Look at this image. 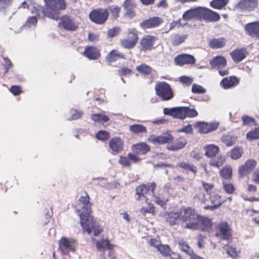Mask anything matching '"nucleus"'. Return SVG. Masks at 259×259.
Returning a JSON list of instances; mask_svg holds the SVG:
<instances>
[{"label":"nucleus","mask_w":259,"mask_h":259,"mask_svg":"<svg viewBox=\"0 0 259 259\" xmlns=\"http://www.w3.org/2000/svg\"><path fill=\"white\" fill-rule=\"evenodd\" d=\"M181 221L183 228L193 230L208 231L212 227L210 219L199 215L190 207L181 208Z\"/></svg>","instance_id":"f257e3e1"},{"label":"nucleus","mask_w":259,"mask_h":259,"mask_svg":"<svg viewBox=\"0 0 259 259\" xmlns=\"http://www.w3.org/2000/svg\"><path fill=\"white\" fill-rule=\"evenodd\" d=\"M92 205L77 204L76 211L79 213L80 224L84 231L91 234L93 231L94 236H97L102 232L98 223H96L93 217L91 215Z\"/></svg>","instance_id":"f03ea898"},{"label":"nucleus","mask_w":259,"mask_h":259,"mask_svg":"<svg viewBox=\"0 0 259 259\" xmlns=\"http://www.w3.org/2000/svg\"><path fill=\"white\" fill-rule=\"evenodd\" d=\"M45 8L39 5L37 7V16L43 18L46 16L50 19L58 20L61 11L65 9L66 4L65 0H44Z\"/></svg>","instance_id":"7ed1b4c3"},{"label":"nucleus","mask_w":259,"mask_h":259,"mask_svg":"<svg viewBox=\"0 0 259 259\" xmlns=\"http://www.w3.org/2000/svg\"><path fill=\"white\" fill-rule=\"evenodd\" d=\"M163 114L172 116L175 119L182 120L187 117L193 118L198 115V113L194 108H191L187 106L165 108L163 109Z\"/></svg>","instance_id":"20e7f679"},{"label":"nucleus","mask_w":259,"mask_h":259,"mask_svg":"<svg viewBox=\"0 0 259 259\" xmlns=\"http://www.w3.org/2000/svg\"><path fill=\"white\" fill-rule=\"evenodd\" d=\"M156 95L163 101L171 100L174 97V94L171 86L166 82L161 81L155 86Z\"/></svg>","instance_id":"39448f33"},{"label":"nucleus","mask_w":259,"mask_h":259,"mask_svg":"<svg viewBox=\"0 0 259 259\" xmlns=\"http://www.w3.org/2000/svg\"><path fill=\"white\" fill-rule=\"evenodd\" d=\"M108 16V10L107 9L98 8L91 11L89 17L93 22L101 25L105 23Z\"/></svg>","instance_id":"423d86ee"},{"label":"nucleus","mask_w":259,"mask_h":259,"mask_svg":"<svg viewBox=\"0 0 259 259\" xmlns=\"http://www.w3.org/2000/svg\"><path fill=\"white\" fill-rule=\"evenodd\" d=\"M155 187L156 184L154 182H152L149 185L142 184L138 186L136 189V194L137 195L136 198V200H140L143 197L146 201H147L148 198L146 195L154 196Z\"/></svg>","instance_id":"0eeeda50"},{"label":"nucleus","mask_w":259,"mask_h":259,"mask_svg":"<svg viewBox=\"0 0 259 259\" xmlns=\"http://www.w3.org/2000/svg\"><path fill=\"white\" fill-rule=\"evenodd\" d=\"M76 245V241L74 239L63 237L59 241V248L63 254L66 255L70 252H75Z\"/></svg>","instance_id":"6e6552de"},{"label":"nucleus","mask_w":259,"mask_h":259,"mask_svg":"<svg viewBox=\"0 0 259 259\" xmlns=\"http://www.w3.org/2000/svg\"><path fill=\"white\" fill-rule=\"evenodd\" d=\"M78 25L79 23L73 17L67 15L61 17L58 23L59 27L69 31H76L78 28Z\"/></svg>","instance_id":"1a4fd4ad"},{"label":"nucleus","mask_w":259,"mask_h":259,"mask_svg":"<svg viewBox=\"0 0 259 259\" xmlns=\"http://www.w3.org/2000/svg\"><path fill=\"white\" fill-rule=\"evenodd\" d=\"M202 19L206 22H217L220 19V16L209 9L201 7L200 20Z\"/></svg>","instance_id":"9d476101"},{"label":"nucleus","mask_w":259,"mask_h":259,"mask_svg":"<svg viewBox=\"0 0 259 259\" xmlns=\"http://www.w3.org/2000/svg\"><path fill=\"white\" fill-rule=\"evenodd\" d=\"M219 125L218 122L207 123L198 121L195 123V127L198 128V132L202 134H207L218 128Z\"/></svg>","instance_id":"9b49d317"},{"label":"nucleus","mask_w":259,"mask_h":259,"mask_svg":"<svg viewBox=\"0 0 259 259\" xmlns=\"http://www.w3.org/2000/svg\"><path fill=\"white\" fill-rule=\"evenodd\" d=\"M157 38L155 36L147 35L143 36L140 40V50L142 52H146L154 48V45Z\"/></svg>","instance_id":"f8f14e48"},{"label":"nucleus","mask_w":259,"mask_h":259,"mask_svg":"<svg viewBox=\"0 0 259 259\" xmlns=\"http://www.w3.org/2000/svg\"><path fill=\"white\" fill-rule=\"evenodd\" d=\"M219 233H217V236H220L223 240H231L232 239L231 229L226 222H221L218 225Z\"/></svg>","instance_id":"ddd939ff"},{"label":"nucleus","mask_w":259,"mask_h":259,"mask_svg":"<svg viewBox=\"0 0 259 259\" xmlns=\"http://www.w3.org/2000/svg\"><path fill=\"white\" fill-rule=\"evenodd\" d=\"M162 22L160 17H153L143 21L140 26L143 29L153 28L158 27Z\"/></svg>","instance_id":"4468645a"},{"label":"nucleus","mask_w":259,"mask_h":259,"mask_svg":"<svg viewBox=\"0 0 259 259\" xmlns=\"http://www.w3.org/2000/svg\"><path fill=\"white\" fill-rule=\"evenodd\" d=\"M175 62L176 64L182 66L185 64H194L196 62V59L193 55L182 54L175 57Z\"/></svg>","instance_id":"2eb2a0df"},{"label":"nucleus","mask_w":259,"mask_h":259,"mask_svg":"<svg viewBox=\"0 0 259 259\" xmlns=\"http://www.w3.org/2000/svg\"><path fill=\"white\" fill-rule=\"evenodd\" d=\"M109 146L112 151V154L116 155L122 151L123 149V141L119 137H114L110 140Z\"/></svg>","instance_id":"dca6fc26"},{"label":"nucleus","mask_w":259,"mask_h":259,"mask_svg":"<svg viewBox=\"0 0 259 259\" xmlns=\"http://www.w3.org/2000/svg\"><path fill=\"white\" fill-rule=\"evenodd\" d=\"M201 7L190 9L185 12L182 16V19L188 21L192 19L200 20Z\"/></svg>","instance_id":"f3484780"},{"label":"nucleus","mask_w":259,"mask_h":259,"mask_svg":"<svg viewBox=\"0 0 259 259\" xmlns=\"http://www.w3.org/2000/svg\"><path fill=\"white\" fill-rule=\"evenodd\" d=\"M239 83V79L236 76H230L224 78L220 82V85L225 90L234 88Z\"/></svg>","instance_id":"a211bd4d"},{"label":"nucleus","mask_w":259,"mask_h":259,"mask_svg":"<svg viewBox=\"0 0 259 259\" xmlns=\"http://www.w3.org/2000/svg\"><path fill=\"white\" fill-rule=\"evenodd\" d=\"M245 29L246 33L252 37L259 38V21L246 24Z\"/></svg>","instance_id":"6ab92c4d"},{"label":"nucleus","mask_w":259,"mask_h":259,"mask_svg":"<svg viewBox=\"0 0 259 259\" xmlns=\"http://www.w3.org/2000/svg\"><path fill=\"white\" fill-rule=\"evenodd\" d=\"M173 137L168 133H164L160 136H151L149 138L150 141L153 144H162L169 143L173 141Z\"/></svg>","instance_id":"aec40b11"},{"label":"nucleus","mask_w":259,"mask_h":259,"mask_svg":"<svg viewBox=\"0 0 259 259\" xmlns=\"http://www.w3.org/2000/svg\"><path fill=\"white\" fill-rule=\"evenodd\" d=\"M257 6L256 0H240L236 7L241 10L251 11L254 10Z\"/></svg>","instance_id":"412c9836"},{"label":"nucleus","mask_w":259,"mask_h":259,"mask_svg":"<svg viewBox=\"0 0 259 259\" xmlns=\"http://www.w3.org/2000/svg\"><path fill=\"white\" fill-rule=\"evenodd\" d=\"M163 218L170 226L175 225L178 219L181 220V209L179 212H165L163 214Z\"/></svg>","instance_id":"4be33fe9"},{"label":"nucleus","mask_w":259,"mask_h":259,"mask_svg":"<svg viewBox=\"0 0 259 259\" xmlns=\"http://www.w3.org/2000/svg\"><path fill=\"white\" fill-rule=\"evenodd\" d=\"M210 65L212 69H220L226 66L227 60L223 56H217L210 61Z\"/></svg>","instance_id":"5701e85b"},{"label":"nucleus","mask_w":259,"mask_h":259,"mask_svg":"<svg viewBox=\"0 0 259 259\" xmlns=\"http://www.w3.org/2000/svg\"><path fill=\"white\" fill-rule=\"evenodd\" d=\"M247 52L245 48L236 49L230 53L232 60L235 63H238L246 58Z\"/></svg>","instance_id":"b1692460"},{"label":"nucleus","mask_w":259,"mask_h":259,"mask_svg":"<svg viewBox=\"0 0 259 259\" xmlns=\"http://www.w3.org/2000/svg\"><path fill=\"white\" fill-rule=\"evenodd\" d=\"M84 55L90 60H97L100 57L99 50L94 47H87L84 51Z\"/></svg>","instance_id":"393cba45"},{"label":"nucleus","mask_w":259,"mask_h":259,"mask_svg":"<svg viewBox=\"0 0 259 259\" xmlns=\"http://www.w3.org/2000/svg\"><path fill=\"white\" fill-rule=\"evenodd\" d=\"M133 151L138 155H145L150 151L149 146L145 143H140L132 146Z\"/></svg>","instance_id":"a878e982"},{"label":"nucleus","mask_w":259,"mask_h":259,"mask_svg":"<svg viewBox=\"0 0 259 259\" xmlns=\"http://www.w3.org/2000/svg\"><path fill=\"white\" fill-rule=\"evenodd\" d=\"M123 6L125 10V15L131 18H133L135 16L134 9L136 7V4L134 0H125Z\"/></svg>","instance_id":"bb28decb"},{"label":"nucleus","mask_w":259,"mask_h":259,"mask_svg":"<svg viewBox=\"0 0 259 259\" xmlns=\"http://www.w3.org/2000/svg\"><path fill=\"white\" fill-rule=\"evenodd\" d=\"M227 41L223 37L213 38L209 40V46L210 48L217 49L223 48L226 44Z\"/></svg>","instance_id":"cd10ccee"},{"label":"nucleus","mask_w":259,"mask_h":259,"mask_svg":"<svg viewBox=\"0 0 259 259\" xmlns=\"http://www.w3.org/2000/svg\"><path fill=\"white\" fill-rule=\"evenodd\" d=\"M187 140L182 137L176 140L175 143L168 147V149L172 151H178L183 149L187 144Z\"/></svg>","instance_id":"c85d7f7f"},{"label":"nucleus","mask_w":259,"mask_h":259,"mask_svg":"<svg viewBox=\"0 0 259 259\" xmlns=\"http://www.w3.org/2000/svg\"><path fill=\"white\" fill-rule=\"evenodd\" d=\"M124 55L117 50H113L106 57V61L109 63L114 62L120 59H124Z\"/></svg>","instance_id":"c756f323"},{"label":"nucleus","mask_w":259,"mask_h":259,"mask_svg":"<svg viewBox=\"0 0 259 259\" xmlns=\"http://www.w3.org/2000/svg\"><path fill=\"white\" fill-rule=\"evenodd\" d=\"M130 132L136 135H139L147 132V128L142 124H134L129 126Z\"/></svg>","instance_id":"7c9ffc66"},{"label":"nucleus","mask_w":259,"mask_h":259,"mask_svg":"<svg viewBox=\"0 0 259 259\" xmlns=\"http://www.w3.org/2000/svg\"><path fill=\"white\" fill-rule=\"evenodd\" d=\"M37 7H39V5L35 4L31 0H27L23 2L21 4V5L19 7V8H20L21 7H23L24 8H27V9L30 10L32 14H35L37 16V11H36Z\"/></svg>","instance_id":"2f4dec72"},{"label":"nucleus","mask_w":259,"mask_h":259,"mask_svg":"<svg viewBox=\"0 0 259 259\" xmlns=\"http://www.w3.org/2000/svg\"><path fill=\"white\" fill-rule=\"evenodd\" d=\"M205 155L208 157H213L218 153L219 148L214 145H208L204 147Z\"/></svg>","instance_id":"473e14b6"},{"label":"nucleus","mask_w":259,"mask_h":259,"mask_svg":"<svg viewBox=\"0 0 259 259\" xmlns=\"http://www.w3.org/2000/svg\"><path fill=\"white\" fill-rule=\"evenodd\" d=\"M96 246L98 250L104 251L105 249L113 248L114 245L110 244L108 239H102L96 242Z\"/></svg>","instance_id":"72a5a7b5"},{"label":"nucleus","mask_w":259,"mask_h":259,"mask_svg":"<svg viewBox=\"0 0 259 259\" xmlns=\"http://www.w3.org/2000/svg\"><path fill=\"white\" fill-rule=\"evenodd\" d=\"M177 166L183 168L184 170L192 172L195 175L197 172V168L192 163H189L185 161H182L178 163Z\"/></svg>","instance_id":"f704fd0d"},{"label":"nucleus","mask_w":259,"mask_h":259,"mask_svg":"<svg viewBox=\"0 0 259 259\" xmlns=\"http://www.w3.org/2000/svg\"><path fill=\"white\" fill-rule=\"evenodd\" d=\"M229 0H212L210 2V6L215 9L221 10L226 7Z\"/></svg>","instance_id":"c9c22d12"},{"label":"nucleus","mask_w":259,"mask_h":259,"mask_svg":"<svg viewBox=\"0 0 259 259\" xmlns=\"http://www.w3.org/2000/svg\"><path fill=\"white\" fill-rule=\"evenodd\" d=\"M91 118L94 121L100 123H104L109 120V118L107 115L101 113L93 114Z\"/></svg>","instance_id":"e433bc0d"},{"label":"nucleus","mask_w":259,"mask_h":259,"mask_svg":"<svg viewBox=\"0 0 259 259\" xmlns=\"http://www.w3.org/2000/svg\"><path fill=\"white\" fill-rule=\"evenodd\" d=\"M225 161V158L222 156H218L217 157L212 158L209 162V164L211 166L220 167L222 166Z\"/></svg>","instance_id":"4c0bfd02"},{"label":"nucleus","mask_w":259,"mask_h":259,"mask_svg":"<svg viewBox=\"0 0 259 259\" xmlns=\"http://www.w3.org/2000/svg\"><path fill=\"white\" fill-rule=\"evenodd\" d=\"M127 38L135 41L136 43H137L139 39V37L138 35V31L135 28H128L127 30Z\"/></svg>","instance_id":"58836bf2"},{"label":"nucleus","mask_w":259,"mask_h":259,"mask_svg":"<svg viewBox=\"0 0 259 259\" xmlns=\"http://www.w3.org/2000/svg\"><path fill=\"white\" fill-rule=\"evenodd\" d=\"M120 45L125 49H131L134 48L137 43L128 38L122 39L120 41Z\"/></svg>","instance_id":"ea45409f"},{"label":"nucleus","mask_w":259,"mask_h":259,"mask_svg":"<svg viewBox=\"0 0 259 259\" xmlns=\"http://www.w3.org/2000/svg\"><path fill=\"white\" fill-rule=\"evenodd\" d=\"M136 70L141 74L149 75L151 72L152 69L149 66L142 64L136 67Z\"/></svg>","instance_id":"a19ab883"},{"label":"nucleus","mask_w":259,"mask_h":259,"mask_svg":"<svg viewBox=\"0 0 259 259\" xmlns=\"http://www.w3.org/2000/svg\"><path fill=\"white\" fill-rule=\"evenodd\" d=\"M221 176L225 179H230L232 175V169L230 166H225L220 171Z\"/></svg>","instance_id":"79ce46f5"},{"label":"nucleus","mask_w":259,"mask_h":259,"mask_svg":"<svg viewBox=\"0 0 259 259\" xmlns=\"http://www.w3.org/2000/svg\"><path fill=\"white\" fill-rule=\"evenodd\" d=\"M243 149L240 147H235L230 152V156L233 159H237L242 155Z\"/></svg>","instance_id":"37998d69"},{"label":"nucleus","mask_w":259,"mask_h":259,"mask_svg":"<svg viewBox=\"0 0 259 259\" xmlns=\"http://www.w3.org/2000/svg\"><path fill=\"white\" fill-rule=\"evenodd\" d=\"M187 38V35H181L179 34L175 35L171 41L173 46H177L183 42Z\"/></svg>","instance_id":"c03bdc74"},{"label":"nucleus","mask_w":259,"mask_h":259,"mask_svg":"<svg viewBox=\"0 0 259 259\" xmlns=\"http://www.w3.org/2000/svg\"><path fill=\"white\" fill-rule=\"evenodd\" d=\"M13 0H0V12L6 14L7 10L11 5Z\"/></svg>","instance_id":"a18cd8bd"},{"label":"nucleus","mask_w":259,"mask_h":259,"mask_svg":"<svg viewBox=\"0 0 259 259\" xmlns=\"http://www.w3.org/2000/svg\"><path fill=\"white\" fill-rule=\"evenodd\" d=\"M246 138L250 141L259 139V127L255 128L253 131L248 132L246 134Z\"/></svg>","instance_id":"49530a36"},{"label":"nucleus","mask_w":259,"mask_h":259,"mask_svg":"<svg viewBox=\"0 0 259 259\" xmlns=\"http://www.w3.org/2000/svg\"><path fill=\"white\" fill-rule=\"evenodd\" d=\"M110 133L106 131H100L96 135V137L99 140L106 141L110 138Z\"/></svg>","instance_id":"de8ad7c7"},{"label":"nucleus","mask_w":259,"mask_h":259,"mask_svg":"<svg viewBox=\"0 0 259 259\" xmlns=\"http://www.w3.org/2000/svg\"><path fill=\"white\" fill-rule=\"evenodd\" d=\"M157 249L163 256H168L170 255V250L168 245L160 244L159 246H157Z\"/></svg>","instance_id":"09e8293b"},{"label":"nucleus","mask_w":259,"mask_h":259,"mask_svg":"<svg viewBox=\"0 0 259 259\" xmlns=\"http://www.w3.org/2000/svg\"><path fill=\"white\" fill-rule=\"evenodd\" d=\"M108 13H111L112 16L114 18H117L119 17V12L120 11V8L118 6H109L108 9Z\"/></svg>","instance_id":"8fccbe9b"},{"label":"nucleus","mask_w":259,"mask_h":259,"mask_svg":"<svg viewBox=\"0 0 259 259\" xmlns=\"http://www.w3.org/2000/svg\"><path fill=\"white\" fill-rule=\"evenodd\" d=\"M195 201L200 202L201 203H206L208 201L207 199L206 198L205 193L200 191L194 197Z\"/></svg>","instance_id":"3c124183"},{"label":"nucleus","mask_w":259,"mask_h":259,"mask_svg":"<svg viewBox=\"0 0 259 259\" xmlns=\"http://www.w3.org/2000/svg\"><path fill=\"white\" fill-rule=\"evenodd\" d=\"M191 91L194 94H204L206 92V89L203 87L195 83L192 85Z\"/></svg>","instance_id":"603ef678"},{"label":"nucleus","mask_w":259,"mask_h":259,"mask_svg":"<svg viewBox=\"0 0 259 259\" xmlns=\"http://www.w3.org/2000/svg\"><path fill=\"white\" fill-rule=\"evenodd\" d=\"M209 199L212 204H218L220 203V206L222 204V202L221 200V197L218 194L214 193L209 194Z\"/></svg>","instance_id":"864d4df0"},{"label":"nucleus","mask_w":259,"mask_h":259,"mask_svg":"<svg viewBox=\"0 0 259 259\" xmlns=\"http://www.w3.org/2000/svg\"><path fill=\"white\" fill-rule=\"evenodd\" d=\"M179 246L181 248V249L184 252H186L188 255H192L193 253V250L191 248V247L185 242H180L179 243Z\"/></svg>","instance_id":"5fc2aeb1"},{"label":"nucleus","mask_w":259,"mask_h":259,"mask_svg":"<svg viewBox=\"0 0 259 259\" xmlns=\"http://www.w3.org/2000/svg\"><path fill=\"white\" fill-rule=\"evenodd\" d=\"M90 197L89 195L85 193L84 195L81 196L78 199V204H85L92 205V203L90 201Z\"/></svg>","instance_id":"6e6d98bb"},{"label":"nucleus","mask_w":259,"mask_h":259,"mask_svg":"<svg viewBox=\"0 0 259 259\" xmlns=\"http://www.w3.org/2000/svg\"><path fill=\"white\" fill-rule=\"evenodd\" d=\"M71 116L69 120H76L80 118L82 115V112L77 110L72 109L70 110Z\"/></svg>","instance_id":"4d7b16f0"},{"label":"nucleus","mask_w":259,"mask_h":259,"mask_svg":"<svg viewBox=\"0 0 259 259\" xmlns=\"http://www.w3.org/2000/svg\"><path fill=\"white\" fill-rule=\"evenodd\" d=\"M242 120L243 121V125H251L255 122V120L248 115H243L242 116Z\"/></svg>","instance_id":"13d9d810"},{"label":"nucleus","mask_w":259,"mask_h":259,"mask_svg":"<svg viewBox=\"0 0 259 259\" xmlns=\"http://www.w3.org/2000/svg\"><path fill=\"white\" fill-rule=\"evenodd\" d=\"M120 31V28L118 27H115L109 29L107 31V35L109 38H112L116 36Z\"/></svg>","instance_id":"bf43d9fd"},{"label":"nucleus","mask_w":259,"mask_h":259,"mask_svg":"<svg viewBox=\"0 0 259 259\" xmlns=\"http://www.w3.org/2000/svg\"><path fill=\"white\" fill-rule=\"evenodd\" d=\"M227 253L232 258H236L238 256L236 248L232 246H228L226 248Z\"/></svg>","instance_id":"052dcab7"},{"label":"nucleus","mask_w":259,"mask_h":259,"mask_svg":"<svg viewBox=\"0 0 259 259\" xmlns=\"http://www.w3.org/2000/svg\"><path fill=\"white\" fill-rule=\"evenodd\" d=\"M222 141L227 146H231L235 143V139L230 136H224L223 137Z\"/></svg>","instance_id":"680f3d73"},{"label":"nucleus","mask_w":259,"mask_h":259,"mask_svg":"<svg viewBox=\"0 0 259 259\" xmlns=\"http://www.w3.org/2000/svg\"><path fill=\"white\" fill-rule=\"evenodd\" d=\"M140 212L143 214H145L146 213H154V207L152 204H148V206L147 207H143L141 209Z\"/></svg>","instance_id":"e2e57ef3"},{"label":"nucleus","mask_w":259,"mask_h":259,"mask_svg":"<svg viewBox=\"0 0 259 259\" xmlns=\"http://www.w3.org/2000/svg\"><path fill=\"white\" fill-rule=\"evenodd\" d=\"M37 22V18L35 16L29 17L26 21V25L28 27H35Z\"/></svg>","instance_id":"0e129e2a"},{"label":"nucleus","mask_w":259,"mask_h":259,"mask_svg":"<svg viewBox=\"0 0 259 259\" xmlns=\"http://www.w3.org/2000/svg\"><path fill=\"white\" fill-rule=\"evenodd\" d=\"M118 162L124 166H129L131 164V162L128 157L121 156L119 157Z\"/></svg>","instance_id":"69168bd1"},{"label":"nucleus","mask_w":259,"mask_h":259,"mask_svg":"<svg viewBox=\"0 0 259 259\" xmlns=\"http://www.w3.org/2000/svg\"><path fill=\"white\" fill-rule=\"evenodd\" d=\"M132 73V70L127 67H123L118 70V74L120 76L128 75Z\"/></svg>","instance_id":"338daca9"},{"label":"nucleus","mask_w":259,"mask_h":259,"mask_svg":"<svg viewBox=\"0 0 259 259\" xmlns=\"http://www.w3.org/2000/svg\"><path fill=\"white\" fill-rule=\"evenodd\" d=\"M178 133H184L187 134H192L193 133V129L191 124H188L184 126L182 128L178 130Z\"/></svg>","instance_id":"774afa93"}]
</instances>
